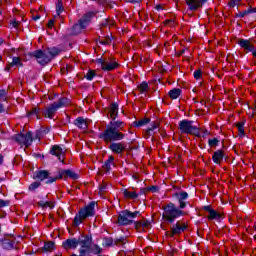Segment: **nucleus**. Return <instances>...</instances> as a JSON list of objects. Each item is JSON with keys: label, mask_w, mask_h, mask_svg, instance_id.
<instances>
[{"label": "nucleus", "mask_w": 256, "mask_h": 256, "mask_svg": "<svg viewBox=\"0 0 256 256\" xmlns=\"http://www.w3.org/2000/svg\"><path fill=\"white\" fill-rule=\"evenodd\" d=\"M98 65L101 66V69L103 71H113V69H117V62L116 61H110V60H104V59H98L97 60Z\"/></svg>", "instance_id": "nucleus-13"}, {"label": "nucleus", "mask_w": 256, "mask_h": 256, "mask_svg": "<svg viewBox=\"0 0 256 256\" xmlns=\"http://www.w3.org/2000/svg\"><path fill=\"white\" fill-rule=\"evenodd\" d=\"M2 164H3V156L0 155V165H2Z\"/></svg>", "instance_id": "nucleus-62"}, {"label": "nucleus", "mask_w": 256, "mask_h": 256, "mask_svg": "<svg viewBox=\"0 0 256 256\" xmlns=\"http://www.w3.org/2000/svg\"><path fill=\"white\" fill-rule=\"evenodd\" d=\"M21 22L17 21V20H13L10 25H12V27H19Z\"/></svg>", "instance_id": "nucleus-48"}, {"label": "nucleus", "mask_w": 256, "mask_h": 256, "mask_svg": "<svg viewBox=\"0 0 256 256\" xmlns=\"http://www.w3.org/2000/svg\"><path fill=\"white\" fill-rule=\"evenodd\" d=\"M187 230V224L182 221H177L170 228V237H175L176 235H181Z\"/></svg>", "instance_id": "nucleus-12"}, {"label": "nucleus", "mask_w": 256, "mask_h": 256, "mask_svg": "<svg viewBox=\"0 0 256 256\" xmlns=\"http://www.w3.org/2000/svg\"><path fill=\"white\" fill-rule=\"evenodd\" d=\"M212 210L211 206H204V211H208V213H210Z\"/></svg>", "instance_id": "nucleus-55"}, {"label": "nucleus", "mask_w": 256, "mask_h": 256, "mask_svg": "<svg viewBox=\"0 0 256 256\" xmlns=\"http://www.w3.org/2000/svg\"><path fill=\"white\" fill-rule=\"evenodd\" d=\"M139 90L141 93H147V91L149 90V84H147V82H142L139 85Z\"/></svg>", "instance_id": "nucleus-35"}, {"label": "nucleus", "mask_w": 256, "mask_h": 256, "mask_svg": "<svg viewBox=\"0 0 256 256\" xmlns=\"http://www.w3.org/2000/svg\"><path fill=\"white\" fill-rule=\"evenodd\" d=\"M238 45L242 47V49H245L246 51H253L254 47L251 45V42L249 40L240 39L238 41Z\"/></svg>", "instance_id": "nucleus-21"}, {"label": "nucleus", "mask_w": 256, "mask_h": 256, "mask_svg": "<svg viewBox=\"0 0 256 256\" xmlns=\"http://www.w3.org/2000/svg\"><path fill=\"white\" fill-rule=\"evenodd\" d=\"M43 249L44 251H53V249H55V243L53 242L45 243Z\"/></svg>", "instance_id": "nucleus-37"}, {"label": "nucleus", "mask_w": 256, "mask_h": 256, "mask_svg": "<svg viewBox=\"0 0 256 256\" xmlns=\"http://www.w3.org/2000/svg\"><path fill=\"white\" fill-rule=\"evenodd\" d=\"M208 218L209 219H220L221 218V214H219L217 211L213 210L211 212H208Z\"/></svg>", "instance_id": "nucleus-34"}, {"label": "nucleus", "mask_w": 256, "mask_h": 256, "mask_svg": "<svg viewBox=\"0 0 256 256\" xmlns=\"http://www.w3.org/2000/svg\"><path fill=\"white\" fill-rule=\"evenodd\" d=\"M72 256H81V254H79V255H76V254H72Z\"/></svg>", "instance_id": "nucleus-64"}, {"label": "nucleus", "mask_w": 256, "mask_h": 256, "mask_svg": "<svg viewBox=\"0 0 256 256\" xmlns=\"http://www.w3.org/2000/svg\"><path fill=\"white\" fill-rule=\"evenodd\" d=\"M150 191H152V193H157L159 191V188H157L156 186H152L150 188Z\"/></svg>", "instance_id": "nucleus-52"}, {"label": "nucleus", "mask_w": 256, "mask_h": 256, "mask_svg": "<svg viewBox=\"0 0 256 256\" xmlns=\"http://www.w3.org/2000/svg\"><path fill=\"white\" fill-rule=\"evenodd\" d=\"M113 161H115V158L113 156H109L108 160L103 165V170L109 173V171H111V165H114Z\"/></svg>", "instance_id": "nucleus-28"}, {"label": "nucleus", "mask_w": 256, "mask_h": 256, "mask_svg": "<svg viewBox=\"0 0 256 256\" xmlns=\"http://www.w3.org/2000/svg\"><path fill=\"white\" fill-rule=\"evenodd\" d=\"M179 130L186 135H199V127L193 125V121L182 120L179 122Z\"/></svg>", "instance_id": "nucleus-6"}, {"label": "nucleus", "mask_w": 256, "mask_h": 256, "mask_svg": "<svg viewBox=\"0 0 256 256\" xmlns=\"http://www.w3.org/2000/svg\"><path fill=\"white\" fill-rule=\"evenodd\" d=\"M4 249H13L15 247V242L11 241V240H5L2 243Z\"/></svg>", "instance_id": "nucleus-33"}, {"label": "nucleus", "mask_w": 256, "mask_h": 256, "mask_svg": "<svg viewBox=\"0 0 256 256\" xmlns=\"http://www.w3.org/2000/svg\"><path fill=\"white\" fill-rule=\"evenodd\" d=\"M85 77L87 81H93V77H95V71L93 70L88 71Z\"/></svg>", "instance_id": "nucleus-38"}, {"label": "nucleus", "mask_w": 256, "mask_h": 256, "mask_svg": "<svg viewBox=\"0 0 256 256\" xmlns=\"http://www.w3.org/2000/svg\"><path fill=\"white\" fill-rule=\"evenodd\" d=\"M47 207H49V209H53V207H55V205H53L52 202L46 201V204H45L44 208H47Z\"/></svg>", "instance_id": "nucleus-49"}, {"label": "nucleus", "mask_w": 256, "mask_h": 256, "mask_svg": "<svg viewBox=\"0 0 256 256\" xmlns=\"http://www.w3.org/2000/svg\"><path fill=\"white\" fill-rule=\"evenodd\" d=\"M99 137L103 139L105 143H111L113 141H122V139H125V134L115 131L108 126L104 132L100 133Z\"/></svg>", "instance_id": "nucleus-4"}, {"label": "nucleus", "mask_w": 256, "mask_h": 256, "mask_svg": "<svg viewBox=\"0 0 256 256\" xmlns=\"http://www.w3.org/2000/svg\"><path fill=\"white\" fill-rule=\"evenodd\" d=\"M139 215V211L131 212L129 210H125L119 213L118 215V224L119 225H131L135 217Z\"/></svg>", "instance_id": "nucleus-7"}, {"label": "nucleus", "mask_w": 256, "mask_h": 256, "mask_svg": "<svg viewBox=\"0 0 256 256\" xmlns=\"http://www.w3.org/2000/svg\"><path fill=\"white\" fill-rule=\"evenodd\" d=\"M168 95L170 99H179V97L181 96V89L173 88L169 91Z\"/></svg>", "instance_id": "nucleus-29"}, {"label": "nucleus", "mask_w": 256, "mask_h": 256, "mask_svg": "<svg viewBox=\"0 0 256 256\" xmlns=\"http://www.w3.org/2000/svg\"><path fill=\"white\" fill-rule=\"evenodd\" d=\"M159 123L153 122L150 127L148 128V132L155 131V129H158Z\"/></svg>", "instance_id": "nucleus-45"}, {"label": "nucleus", "mask_w": 256, "mask_h": 256, "mask_svg": "<svg viewBox=\"0 0 256 256\" xmlns=\"http://www.w3.org/2000/svg\"><path fill=\"white\" fill-rule=\"evenodd\" d=\"M76 127H79V129H82V131H85L87 129V121L81 117L77 118L74 122Z\"/></svg>", "instance_id": "nucleus-24"}, {"label": "nucleus", "mask_w": 256, "mask_h": 256, "mask_svg": "<svg viewBox=\"0 0 256 256\" xmlns=\"http://www.w3.org/2000/svg\"><path fill=\"white\" fill-rule=\"evenodd\" d=\"M102 245L103 247H111L113 245V238H104Z\"/></svg>", "instance_id": "nucleus-36"}, {"label": "nucleus", "mask_w": 256, "mask_h": 256, "mask_svg": "<svg viewBox=\"0 0 256 256\" xmlns=\"http://www.w3.org/2000/svg\"><path fill=\"white\" fill-rule=\"evenodd\" d=\"M169 23H173V21L171 20L166 21V25H169Z\"/></svg>", "instance_id": "nucleus-63"}, {"label": "nucleus", "mask_w": 256, "mask_h": 256, "mask_svg": "<svg viewBox=\"0 0 256 256\" xmlns=\"http://www.w3.org/2000/svg\"><path fill=\"white\" fill-rule=\"evenodd\" d=\"M0 101H7V92L5 90H0Z\"/></svg>", "instance_id": "nucleus-44"}, {"label": "nucleus", "mask_w": 256, "mask_h": 256, "mask_svg": "<svg viewBox=\"0 0 256 256\" xmlns=\"http://www.w3.org/2000/svg\"><path fill=\"white\" fill-rule=\"evenodd\" d=\"M39 205H40V207H44L45 208V205H47V201H40Z\"/></svg>", "instance_id": "nucleus-56"}, {"label": "nucleus", "mask_w": 256, "mask_h": 256, "mask_svg": "<svg viewBox=\"0 0 256 256\" xmlns=\"http://www.w3.org/2000/svg\"><path fill=\"white\" fill-rule=\"evenodd\" d=\"M248 11H249V13H256V7L253 8V9H250V10H248Z\"/></svg>", "instance_id": "nucleus-60"}, {"label": "nucleus", "mask_w": 256, "mask_h": 256, "mask_svg": "<svg viewBox=\"0 0 256 256\" xmlns=\"http://www.w3.org/2000/svg\"><path fill=\"white\" fill-rule=\"evenodd\" d=\"M33 115L39 119V109L33 108L32 111L28 112V117H33Z\"/></svg>", "instance_id": "nucleus-39"}, {"label": "nucleus", "mask_w": 256, "mask_h": 256, "mask_svg": "<svg viewBox=\"0 0 256 256\" xmlns=\"http://www.w3.org/2000/svg\"><path fill=\"white\" fill-rule=\"evenodd\" d=\"M11 67H23V63L21 62V58L19 57H13L12 62L9 64L8 67H6V71H9Z\"/></svg>", "instance_id": "nucleus-23"}, {"label": "nucleus", "mask_w": 256, "mask_h": 256, "mask_svg": "<svg viewBox=\"0 0 256 256\" xmlns=\"http://www.w3.org/2000/svg\"><path fill=\"white\" fill-rule=\"evenodd\" d=\"M149 119L148 118H144L142 120H139V121H135L134 122V127H143L145 125H147V123H149Z\"/></svg>", "instance_id": "nucleus-32"}, {"label": "nucleus", "mask_w": 256, "mask_h": 256, "mask_svg": "<svg viewBox=\"0 0 256 256\" xmlns=\"http://www.w3.org/2000/svg\"><path fill=\"white\" fill-rule=\"evenodd\" d=\"M122 193L126 199H137V197H139V194H137V192L135 191L131 192L127 189H123Z\"/></svg>", "instance_id": "nucleus-25"}, {"label": "nucleus", "mask_w": 256, "mask_h": 256, "mask_svg": "<svg viewBox=\"0 0 256 256\" xmlns=\"http://www.w3.org/2000/svg\"><path fill=\"white\" fill-rule=\"evenodd\" d=\"M54 24H55V20H49L48 27L51 29V27H53Z\"/></svg>", "instance_id": "nucleus-54"}, {"label": "nucleus", "mask_w": 256, "mask_h": 256, "mask_svg": "<svg viewBox=\"0 0 256 256\" xmlns=\"http://www.w3.org/2000/svg\"><path fill=\"white\" fill-rule=\"evenodd\" d=\"M95 215V202H91L86 207L82 208L79 213L74 218V225L78 227L83 223V219H87V217H93Z\"/></svg>", "instance_id": "nucleus-3"}, {"label": "nucleus", "mask_w": 256, "mask_h": 256, "mask_svg": "<svg viewBox=\"0 0 256 256\" xmlns=\"http://www.w3.org/2000/svg\"><path fill=\"white\" fill-rule=\"evenodd\" d=\"M249 10H245L244 12L240 13L238 17H245V15H248Z\"/></svg>", "instance_id": "nucleus-53"}, {"label": "nucleus", "mask_w": 256, "mask_h": 256, "mask_svg": "<svg viewBox=\"0 0 256 256\" xmlns=\"http://www.w3.org/2000/svg\"><path fill=\"white\" fill-rule=\"evenodd\" d=\"M174 197H176L178 203H180V209H185V207H187V203L185 202L189 199V194L187 192H178L174 194Z\"/></svg>", "instance_id": "nucleus-16"}, {"label": "nucleus", "mask_w": 256, "mask_h": 256, "mask_svg": "<svg viewBox=\"0 0 256 256\" xmlns=\"http://www.w3.org/2000/svg\"><path fill=\"white\" fill-rule=\"evenodd\" d=\"M14 140L18 145H24L25 147H29L31 143H33V135L31 132L26 134L20 133L14 136Z\"/></svg>", "instance_id": "nucleus-10"}, {"label": "nucleus", "mask_w": 256, "mask_h": 256, "mask_svg": "<svg viewBox=\"0 0 256 256\" xmlns=\"http://www.w3.org/2000/svg\"><path fill=\"white\" fill-rule=\"evenodd\" d=\"M41 186V182H34L29 186V191H35Z\"/></svg>", "instance_id": "nucleus-41"}, {"label": "nucleus", "mask_w": 256, "mask_h": 256, "mask_svg": "<svg viewBox=\"0 0 256 256\" xmlns=\"http://www.w3.org/2000/svg\"><path fill=\"white\" fill-rule=\"evenodd\" d=\"M63 11H64V9H63V2L58 0V2L56 3V15H55V17H59V15H61V13Z\"/></svg>", "instance_id": "nucleus-31"}, {"label": "nucleus", "mask_w": 256, "mask_h": 256, "mask_svg": "<svg viewBox=\"0 0 256 256\" xmlns=\"http://www.w3.org/2000/svg\"><path fill=\"white\" fill-rule=\"evenodd\" d=\"M34 21H39V19H41V16L40 15H36L33 17Z\"/></svg>", "instance_id": "nucleus-58"}, {"label": "nucleus", "mask_w": 256, "mask_h": 256, "mask_svg": "<svg viewBox=\"0 0 256 256\" xmlns=\"http://www.w3.org/2000/svg\"><path fill=\"white\" fill-rule=\"evenodd\" d=\"M109 149H110V151H112V153L121 155V153H123V151H125V144H123L121 142H113L112 144H110Z\"/></svg>", "instance_id": "nucleus-18"}, {"label": "nucleus", "mask_w": 256, "mask_h": 256, "mask_svg": "<svg viewBox=\"0 0 256 256\" xmlns=\"http://www.w3.org/2000/svg\"><path fill=\"white\" fill-rule=\"evenodd\" d=\"M3 111H5V109L3 108L2 104H0V113H3Z\"/></svg>", "instance_id": "nucleus-61"}, {"label": "nucleus", "mask_w": 256, "mask_h": 256, "mask_svg": "<svg viewBox=\"0 0 256 256\" xmlns=\"http://www.w3.org/2000/svg\"><path fill=\"white\" fill-rule=\"evenodd\" d=\"M51 155H54L55 157H58V160H60L61 163H63L65 159V150L61 148L59 145H54L50 150Z\"/></svg>", "instance_id": "nucleus-14"}, {"label": "nucleus", "mask_w": 256, "mask_h": 256, "mask_svg": "<svg viewBox=\"0 0 256 256\" xmlns=\"http://www.w3.org/2000/svg\"><path fill=\"white\" fill-rule=\"evenodd\" d=\"M65 105H69V99L61 98L58 102H54L52 105L44 110V117H48V119H53V115H55V112L59 111V109H61L62 107H65Z\"/></svg>", "instance_id": "nucleus-5"}, {"label": "nucleus", "mask_w": 256, "mask_h": 256, "mask_svg": "<svg viewBox=\"0 0 256 256\" xmlns=\"http://www.w3.org/2000/svg\"><path fill=\"white\" fill-rule=\"evenodd\" d=\"M161 9H163V6H161V5H157V6H156V10H157V11H161Z\"/></svg>", "instance_id": "nucleus-59"}, {"label": "nucleus", "mask_w": 256, "mask_h": 256, "mask_svg": "<svg viewBox=\"0 0 256 256\" xmlns=\"http://www.w3.org/2000/svg\"><path fill=\"white\" fill-rule=\"evenodd\" d=\"M32 57H35L36 61L40 65H47V63H51V60L54 57L59 55V49L57 48H48L46 50H37L31 53Z\"/></svg>", "instance_id": "nucleus-1"}, {"label": "nucleus", "mask_w": 256, "mask_h": 256, "mask_svg": "<svg viewBox=\"0 0 256 256\" xmlns=\"http://www.w3.org/2000/svg\"><path fill=\"white\" fill-rule=\"evenodd\" d=\"M7 205H9V201L0 199V207H7Z\"/></svg>", "instance_id": "nucleus-47"}, {"label": "nucleus", "mask_w": 256, "mask_h": 256, "mask_svg": "<svg viewBox=\"0 0 256 256\" xmlns=\"http://www.w3.org/2000/svg\"><path fill=\"white\" fill-rule=\"evenodd\" d=\"M33 179H36L37 181H45V179H47V184L55 183V181H57V178L51 177L49 171L47 170H40L34 172Z\"/></svg>", "instance_id": "nucleus-11"}, {"label": "nucleus", "mask_w": 256, "mask_h": 256, "mask_svg": "<svg viewBox=\"0 0 256 256\" xmlns=\"http://www.w3.org/2000/svg\"><path fill=\"white\" fill-rule=\"evenodd\" d=\"M63 175H66V177H70V179H79V175H77L72 170H62L60 172V177H63Z\"/></svg>", "instance_id": "nucleus-26"}, {"label": "nucleus", "mask_w": 256, "mask_h": 256, "mask_svg": "<svg viewBox=\"0 0 256 256\" xmlns=\"http://www.w3.org/2000/svg\"><path fill=\"white\" fill-rule=\"evenodd\" d=\"M239 3H241V0H230L228 2V7H230V8L237 7V5H239Z\"/></svg>", "instance_id": "nucleus-42"}, {"label": "nucleus", "mask_w": 256, "mask_h": 256, "mask_svg": "<svg viewBox=\"0 0 256 256\" xmlns=\"http://www.w3.org/2000/svg\"><path fill=\"white\" fill-rule=\"evenodd\" d=\"M103 249L99 247L97 244H93V240H91V253H94V255H99Z\"/></svg>", "instance_id": "nucleus-30"}, {"label": "nucleus", "mask_w": 256, "mask_h": 256, "mask_svg": "<svg viewBox=\"0 0 256 256\" xmlns=\"http://www.w3.org/2000/svg\"><path fill=\"white\" fill-rule=\"evenodd\" d=\"M136 229H149L151 227V222L149 220H144L135 223Z\"/></svg>", "instance_id": "nucleus-27"}, {"label": "nucleus", "mask_w": 256, "mask_h": 256, "mask_svg": "<svg viewBox=\"0 0 256 256\" xmlns=\"http://www.w3.org/2000/svg\"><path fill=\"white\" fill-rule=\"evenodd\" d=\"M201 75H202L201 70H196V71L194 72V77H195L196 79H201Z\"/></svg>", "instance_id": "nucleus-46"}, {"label": "nucleus", "mask_w": 256, "mask_h": 256, "mask_svg": "<svg viewBox=\"0 0 256 256\" xmlns=\"http://www.w3.org/2000/svg\"><path fill=\"white\" fill-rule=\"evenodd\" d=\"M142 0H129V3H141Z\"/></svg>", "instance_id": "nucleus-57"}, {"label": "nucleus", "mask_w": 256, "mask_h": 256, "mask_svg": "<svg viewBox=\"0 0 256 256\" xmlns=\"http://www.w3.org/2000/svg\"><path fill=\"white\" fill-rule=\"evenodd\" d=\"M183 217V211L175 207V204L169 203L163 208L162 218L166 223H174L176 219Z\"/></svg>", "instance_id": "nucleus-2"}, {"label": "nucleus", "mask_w": 256, "mask_h": 256, "mask_svg": "<svg viewBox=\"0 0 256 256\" xmlns=\"http://www.w3.org/2000/svg\"><path fill=\"white\" fill-rule=\"evenodd\" d=\"M105 189H107V184H102L100 186V193H104Z\"/></svg>", "instance_id": "nucleus-50"}, {"label": "nucleus", "mask_w": 256, "mask_h": 256, "mask_svg": "<svg viewBox=\"0 0 256 256\" xmlns=\"http://www.w3.org/2000/svg\"><path fill=\"white\" fill-rule=\"evenodd\" d=\"M244 126H245V123H243V122L236 124V127H237L240 135H244V133H245V130L243 129Z\"/></svg>", "instance_id": "nucleus-40"}, {"label": "nucleus", "mask_w": 256, "mask_h": 256, "mask_svg": "<svg viewBox=\"0 0 256 256\" xmlns=\"http://www.w3.org/2000/svg\"><path fill=\"white\" fill-rule=\"evenodd\" d=\"M109 113L111 119L115 121V119H117V115L119 114V105H117V103H113L112 105H110Z\"/></svg>", "instance_id": "nucleus-19"}, {"label": "nucleus", "mask_w": 256, "mask_h": 256, "mask_svg": "<svg viewBox=\"0 0 256 256\" xmlns=\"http://www.w3.org/2000/svg\"><path fill=\"white\" fill-rule=\"evenodd\" d=\"M102 25H113V21L104 20V21L102 22Z\"/></svg>", "instance_id": "nucleus-51"}, {"label": "nucleus", "mask_w": 256, "mask_h": 256, "mask_svg": "<svg viewBox=\"0 0 256 256\" xmlns=\"http://www.w3.org/2000/svg\"><path fill=\"white\" fill-rule=\"evenodd\" d=\"M81 245V238H70L63 242L64 249H77Z\"/></svg>", "instance_id": "nucleus-15"}, {"label": "nucleus", "mask_w": 256, "mask_h": 256, "mask_svg": "<svg viewBox=\"0 0 256 256\" xmlns=\"http://www.w3.org/2000/svg\"><path fill=\"white\" fill-rule=\"evenodd\" d=\"M208 143L210 147H217V145H219V140H217V138H213L208 140Z\"/></svg>", "instance_id": "nucleus-43"}, {"label": "nucleus", "mask_w": 256, "mask_h": 256, "mask_svg": "<svg viewBox=\"0 0 256 256\" xmlns=\"http://www.w3.org/2000/svg\"><path fill=\"white\" fill-rule=\"evenodd\" d=\"M109 127L114 131H118L119 133V131L125 127V124L121 121H111Z\"/></svg>", "instance_id": "nucleus-22"}, {"label": "nucleus", "mask_w": 256, "mask_h": 256, "mask_svg": "<svg viewBox=\"0 0 256 256\" xmlns=\"http://www.w3.org/2000/svg\"><path fill=\"white\" fill-rule=\"evenodd\" d=\"M91 17H93V12H88L86 13L80 20L78 23H76L73 26V34L74 35H79V33L81 31H83V29L87 28V25H89V22L91 21Z\"/></svg>", "instance_id": "nucleus-8"}, {"label": "nucleus", "mask_w": 256, "mask_h": 256, "mask_svg": "<svg viewBox=\"0 0 256 256\" xmlns=\"http://www.w3.org/2000/svg\"><path fill=\"white\" fill-rule=\"evenodd\" d=\"M80 249L79 254L81 256H91V237L82 236L80 237Z\"/></svg>", "instance_id": "nucleus-9"}, {"label": "nucleus", "mask_w": 256, "mask_h": 256, "mask_svg": "<svg viewBox=\"0 0 256 256\" xmlns=\"http://www.w3.org/2000/svg\"><path fill=\"white\" fill-rule=\"evenodd\" d=\"M223 157H225V154H223V151L221 150L215 151L212 156V161H214L216 165H220V163L223 161Z\"/></svg>", "instance_id": "nucleus-20"}, {"label": "nucleus", "mask_w": 256, "mask_h": 256, "mask_svg": "<svg viewBox=\"0 0 256 256\" xmlns=\"http://www.w3.org/2000/svg\"><path fill=\"white\" fill-rule=\"evenodd\" d=\"M208 0H186V5L190 11H197L199 7H203V4L207 3Z\"/></svg>", "instance_id": "nucleus-17"}]
</instances>
